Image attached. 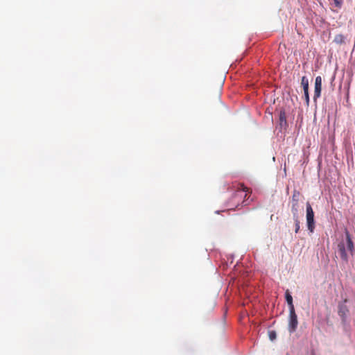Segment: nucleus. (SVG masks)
<instances>
[{
    "label": "nucleus",
    "instance_id": "obj_9",
    "mask_svg": "<svg viewBox=\"0 0 355 355\" xmlns=\"http://www.w3.org/2000/svg\"><path fill=\"white\" fill-rule=\"evenodd\" d=\"M345 37L342 34H338L334 37V42L337 44H343L345 43Z\"/></svg>",
    "mask_w": 355,
    "mask_h": 355
},
{
    "label": "nucleus",
    "instance_id": "obj_8",
    "mask_svg": "<svg viewBox=\"0 0 355 355\" xmlns=\"http://www.w3.org/2000/svg\"><path fill=\"white\" fill-rule=\"evenodd\" d=\"M285 297H286V302H287V303L288 304V306H289V310L295 309L294 305H293V297H292L290 292L288 291V290H287L286 291Z\"/></svg>",
    "mask_w": 355,
    "mask_h": 355
},
{
    "label": "nucleus",
    "instance_id": "obj_3",
    "mask_svg": "<svg viewBox=\"0 0 355 355\" xmlns=\"http://www.w3.org/2000/svg\"><path fill=\"white\" fill-rule=\"evenodd\" d=\"M298 324L297 316L295 309L289 310L288 331L290 333L295 331Z\"/></svg>",
    "mask_w": 355,
    "mask_h": 355
},
{
    "label": "nucleus",
    "instance_id": "obj_13",
    "mask_svg": "<svg viewBox=\"0 0 355 355\" xmlns=\"http://www.w3.org/2000/svg\"><path fill=\"white\" fill-rule=\"evenodd\" d=\"M294 219V221H295V233H298L299 230H300V220H299V218L298 217H295Z\"/></svg>",
    "mask_w": 355,
    "mask_h": 355
},
{
    "label": "nucleus",
    "instance_id": "obj_10",
    "mask_svg": "<svg viewBox=\"0 0 355 355\" xmlns=\"http://www.w3.org/2000/svg\"><path fill=\"white\" fill-rule=\"evenodd\" d=\"M279 124L281 126L286 125V116L284 110H281L279 112Z\"/></svg>",
    "mask_w": 355,
    "mask_h": 355
},
{
    "label": "nucleus",
    "instance_id": "obj_5",
    "mask_svg": "<svg viewBox=\"0 0 355 355\" xmlns=\"http://www.w3.org/2000/svg\"><path fill=\"white\" fill-rule=\"evenodd\" d=\"M338 248L341 259L345 261H347L348 257L345 250V244L343 242L338 243Z\"/></svg>",
    "mask_w": 355,
    "mask_h": 355
},
{
    "label": "nucleus",
    "instance_id": "obj_17",
    "mask_svg": "<svg viewBox=\"0 0 355 355\" xmlns=\"http://www.w3.org/2000/svg\"><path fill=\"white\" fill-rule=\"evenodd\" d=\"M334 3L336 6H338V7L340 6V5H341L340 0H334Z\"/></svg>",
    "mask_w": 355,
    "mask_h": 355
},
{
    "label": "nucleus",
    "instance_id": "obj_1",
    "mask_svg": "<svg viewBox=\"0 0 355 355\" xmlns=\"http://www.w3.org/2000/svg\"><path fill=\"white\" fill-rule=\"evenodd\" d=\"M306 223L308 230L313 232L315 229L314 212L309 202L306 203Z\"/></svg>",
    "mask_w": 355,
    "mask_h": 355
},
{
    "label": "nucleus",
    "instance_id": "obj_7",
    "mask_svg": "<svg viewBox=\"0 0 355 355\" xmlns=\"http://www.w3.org/2000/svg\"><path fill=\"white\" fill-rule=\"evenodd\" d=\"M345 235H346V239H347V248L351 252H353L354 243H353V241H352L350 234L347 230L345 231Z\"/></svg>",
    "mask_w": 355,
    "mask_h": 355
},
{
    "label": "nucleus",
    "instance_id": "obj_6",
    "mask_svg": "<svg viewBox=\"0 0 355 355\" xmlns=\"http://www.w3.org/2000/svg\"><path fill=\"white\" fill-rule=\"evenodd\" d=\"M348 312L349 310L346 305L340 304L338 306V315L343 321L345 320Z\"/></svg>",
    "mask_w": 355,
    "mask_h": 355
},
{
    "label": "nucleus",
    "instance_id": "obj_12",
    "mask_svg": "<svg viewBox=\"0 0 355 355\" xmlns=\"http://www.w3.org/2000/svg\"><path fill=\"white\" fill-rule=\"evenodd\" d=\"M297 207H298V204L293 203L291 211H292L293 214V218H295V217H298V215H297Z\"/></svg>",
    "mask_w": 355,
    "mask_h": 355
},
{
    "label": "nucleus",
    "instance_id": "obj_15",
    "mask_svg": "<svg viewBox=\"0 0 355 355\" xmlns=\"http://www.w3.org/2000/svg\"><path fill=\"white\" fill-rule=\"evenodd\" d=\"M298 196H299V193H294L293 196H292V200H293V203H297L298 204Z\"/></svg>",
    "mask_w": 355,
    "mask_h": 355
},
{
    "label": "nucleus",
    "instance_id": "obj_14",
    "mask_svg": "<svg viewBox=\"0 0 355 355\" xmlns=\"http://www.w3.org/2000/svg\"><path fill=\"white\" fill-rule=\"evenodd\" d=\"M268 336H269V338L270 340H274L276 339V337H277V334H276V332L275 331H270L268 332Z\"/></svg>",
    "mask_w": 355,
    "mask_h": 355
},
{
    "label": "nucleus",
    "instance_id": "obj_16",
    "mask_svg": "<svg viewBox=\"0 0 355 355\" xmlns=\"http://www.w3.org/2000/svg\"><path fill=\"white\" fill-rule=\"evenodd\" d=\"M304 92L305 100H306V103H309V90L304 91Z\"/></svg>",
    "mask_w": 355,
    "mask_h": 355
},
{
    "label": "nucleus",
    "instance_id": "obj_4",
    "mask_svg": "<svg viewBox=\"0 0 355 355\" xmlns=\"http://www.w3.org/2000/svg\"><path fill=\"white\" fill-rule=\"evenodd\" d=\"M322 89V78L321 76H317L315 80V89L313 98L315 101L320 96Z\"/></svg>",
    "mask_w": 355,
    "mask_h": 355
},
{
    "label": "nucleus",
    "instance_id": "obj_2",
    "mask_svg": "<svg viewBox=\"0 0 355 355\" xmlns=\"http://www.w3.org/2000/svg\"><path fill=\"white\" fill-rule=\"evenodd\" d=\"M249 192V189L244 186L243 184L239 183L236 185V191L234 193L233 196L234 199H237L236 200V203H239L240 200L243 198V193H245L244 198H246Z\"/></svg>",
    "mask_w": 355,
    "mask_h": 355
},
{
    "label": "nucleus",
    "instance_id": "obj_11",
    "mask_svg": "<svg viewBox=\"0 0 355 355\" xmlns=\"http://www.w3.org/2000/svg\"><path fill=\"white\" fill-rule=\"evenodd\" d=\"M301 84L303 87L304 91L309 90V80L306 76L302 78Z\"/></svg>",
    "mask_w": 355,
    "mask_h": 355
}]
</instances>
